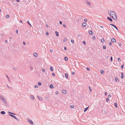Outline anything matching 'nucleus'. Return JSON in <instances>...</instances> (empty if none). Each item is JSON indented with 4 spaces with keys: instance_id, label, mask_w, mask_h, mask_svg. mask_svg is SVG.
<instances>
[{
    "instance_id": "1",
    "label": "nucleus",
    "mask_w": 125,
    "mask_h": 125,
    "mask_svg": "<svg viewBox=\"0 0 125 125\" xmlns=\"http://www.w3.org/2000/svg\"><path fill=\"white\" fill-rule=\"evenodd\" d=\"M108 13L111 18L115 20H117V16L114 11L110 10L108 11Z\"/></svg>"
},
{
    "instance_id": "2",
    "label": "nucleus",
    "mask_w": 125,
    "mask_h": 125,
    "mask_svg": "<svg viewBox=\"0 0 125 125\" xmlns=\"http://www.w3.org/2000/svg\"><path fill=\"white\" fill-rule=\"evenodd\" d=\"M0 99L2 100L3 102H4L5 104H6V101L5 99L4 96L2 95H0Z\"/></svg>"
},
{
    "instance_id": "3",
    "label": "nucleus",
    "mask_w": 125,
    "mask_h": 125,
    "mask_svg": "<svg viewBox=\"0 0 125 125\" xmlns=\"http://www.w3.org/2000/svg\"><path fill=\"white\" fill-rule=\"evenodd\" d=\"M28 122L31 124L32 125L33 124V123L32 121L30 119H29L28 120Z\"/></svg>"
},
{
    "instance_id": "4",
    "label": "nucleus",
    "mask_w": 125,
    "mask_h": 125,
    "mask_svg": "<svg viewBox=\"0 0 125 125\" xmlns=\"http://www.w3.org/2000/svg\"><path fill=\"white\" fill-rule=\"evenodd\" d=\"M110 25L112 26H113V27H114L115 28V29L117 30V31H118V29L117 28V27H116V26H115V25H114L113 24H110Z\"/></svg>"
},
{
    "instance_id": "5",
    "label": "nucleus",
    "mask_w": 125,
    "mask_h": 125,
    "mask_svg": "<svg viewBox=\"0 0 125 125\" xmlns=\"http://www.w3.org/2000/svg\"><path fill=\"white\" fill-rule=\"evenodd\" d=\"M86 25V22H83L82 24V26L83 27H85Z\"/></svg>"
},
{
    "instance_id": "6",
    "label": "nucleus",
    "mask_w": 125,
    "mask_h": 125,
    "mask_svg": "<svg viewBox=\"0 0 125 125\" xmlns=\"http://www.w3.org/2000/svg\"><path fill=\"white\" fill-rule=\"evenodd\" d=\"M111 41L113 42H114L116 41L115 39V38H112Z\"/></svg>"
},
{
    "instance_id": "7",
    "label": "nucleus",
    "mask_w": 125,
    "mask_h": 125,
    "mask_svg": "<svg viewBox=\"0 0 125 125\" xmlns=\"http://www.w3.org/2000/svg\"><path fill=\"white\" fill-rule=\"evenodd\" d=\"M107 19L111 22L113 21L112 19L110 17H108L107 18Z\"/></svg>"
},
{
    "instance_id": "8",
    "label": "nucleus",
    "mask_w": 125,
    "mask_h": 125,
    "mask_svg": "<svg viewBox=\"0 0 125 125\" xmlns=\"http://www.w3.org/2000/svg\"><path fill=\"white\" fill-rule=\"evenodd\" d=\"M89 33L90 35H92L93 34V32L92 31L90 30L89 31Z\"/></svg>"
},
{
    "instance_id": "9",
    "label": "nucleus",
    "mask_w": 125,
    "mask_h": 125,
    "mask_svg": "<svg viewBox=\"0 0 125 125\" xmlns=\"http://www.w3.org/2000/svg\"><path fill=\"white\" fill-rule=\"evenodd\" d=\"M0 113L2 115H4L6 113L4 111H2Z\"/></svg>"
},
{
    "instance_id": "10",
    "label": "nucleus",
    "mask_w": 125,
    "mask_h": 125,
    "mask_svg": "<svg viewBox=\"0 0 125 125\" xmlns=\"http://www.w3.org/2000/svg\"><path fill=\"white\" fill-rule=\"evenodd\" d=\"M62 93L64 94H65L67 93L66 91L65 90H63L62 91Z\"/></svg>"
},
{
    "instance_id": "11",
    "label": "nucleus",
    "mask_w": 125,
    "mask_h": 125,
    "mask_svg": "<svg viewBox=\"0 0 125 125\" xmlns=\"http://www.w3.org/2000/svg\"><path fill=\"white\" fill-rule=\"evenodd\" d=\"M124 73H123L122 72L121 73V78L122 79H123L124 78Z\"/></svg>"
},
{
    "instance_id": "12",
    "label": "nucleus",
    "mask_w": 125,
    "mask_h": 125,
    "mask_svg": "<svg viewBox=\"0 0 125 125\" xmlns=\"http://www.w3.org/2000/svg\"><path fill=\"white\" fill-rule=\"evenodd\" d=\"M37 97L38 99L40 100V101H42V97H39L38 96H37Z\"/></svg>"
},
{
    "instance_id": "13",
    "label": "nucleus",
    "mask_w": 125,
    "mask_h": 125,
    "mask_svg": "<svg viewBox=\"0 0 125 125\" xmlns=\"http://www.w3.org/2000/svg\"><path fill=\"white\" fill-rule=\"evenodd\" d=\"M33 55L35 57H37V56L38 54L36 53H34L33 54Z\"/></svg>"
},
{
    "instance_id": "14",
    "label": "nucleus",
    "mask_w": 125,
    "mask_h": 125,
    "mask_svg": "<svg viewBox=\"0 0 125 125\" xmlns=\"http://www.w3.org/2000/svg\"><path fill=\"white\" fill-rule=\"evenodd\" d=\"M65 77L67 79H68V74L67 73H65Z\"/></svg>"
},
{
    "instance_id": "15",
    "label": "nucleus",
    "mask_w": 125,
    "mask_h": 125,
    "mask_svg": "<svg viewBox=\"0 0 125 125\" xmlns=\"http://www.w3.org/2000/svg\"><path fill=\"white\" fill-rule=\"evenodd\" d=\"M9 115H10V116H11V117H12L13 118H14V119L15 118V117H16L15 116L13 115H12L10 114H9Z\"/></svg>"
},
{
    "instance_id": "16",
    "label": "nucleus",
    "mask_w": 125,
    "mask_h": 125,
    "mask_svg": "<svg viewBox=\"0 0 125 125\" xmlns=\"http://www.w3.org/2000/svg\"><path fill=\"white\" fill-rule=\"evenodd\" d=\"M55 34H56V36L57 37L58 36L59 34V32L57 31H55Z\"/></svg>"
},
{
    "instance_id": "17",
    "label": "nucleus",
    "mask_w": 125,
    "mask_h": 125,
    "mask_svg": "<svg viewBox=\"0 0 125 125\" xmlns=\"http://www.w3.org/2000/svg\"><path fill=\"white\" fill-rule=\"evenodd\" d=\"M50 70L52 72L53 71V67L52 66H51L50 68Z\"/></svg>"
},
{
    "instance_id": "18",
    "label": "nucleus",
    "mask_w": 125,
    "mask_h": 125,
    "mask_svg": "<svg viewBox=\"0 0 125 125\" xmlns=\"http://www.w3.org/2000/svg\"><path fill=\"white\" fill-rule=\"evenodd\" d=\"M49 87H50L52 89L53 88V86L52 84H51L49 85Z\"/></svg>"
},
{
    "instance_id": "19",
    "label": "nucleus",
    "mask_w": 125,
    "mask_h": 125,
    "mask_svg": "<svg viewBox=\"0 0 125 125\" xmlns=\"http://www.w3.org/2000/svg\"><path fill=\"white\" fill-rule=\"evenodd\" d=\"M8 113H9V114H10V115L12 114V115H16L15 114V113H12L11 112H8Z\"/></svg>"
},
{
    "instance_id": "20",
    "label": "nucleus",
    "mask_w": 125,
    "mask_h": 125,
    "mask_svg": "<svg viewBox=\"0 0 125 125\" xmlns=\"http://www.w3.org/2000/svg\"><path fill=\"white\" fill-rule=\"evenodd\" d=\"M64 59L66 61H67L68 60V58L67 57H64Z\"/></svg>"
},
{
    "instance_id": "21",
    "label": "nucleus",
    "mask_w": 125,
    "mask_h": 125,
    "mask_svg": "<svg viewBox=\"0 0 125 125\" xmlns=\"http://www.w3.org/2000/svg\"><path fill=\"white\" fill-rule=\"evenodd\" d=\"M115 80L117 82H118L119 81V80L118 79V78H117V77H116L115 78Z\"/></svg>"
},
{
    "instance_id": "22",
    "label": "nucleus",
    "mask_w": 125,
    "mask_h": 125,
    "mask_svg": "<svg viewBox=\"0 0 125 125\" xmlns=\"http://www.w3.org/2000/svg\"><path fill=\"white\" fill-rule=\"evenodd\" d=\"M30 97L33 100H34V96L33 95H31L30 96Z\"/></svg>"
},
{
    "instance_id": "23",
    "label": "nucleus",
    "mask_w": 125,
    "mask_h": 125,
    "mask_svg": "<svg viewBox=\"0 0 125 125\" xmlns=\"http://www.w3.org/2000/svg\"><path fill=\"white\" fill-rule=\"evenodd\" d=\"M114 105H115V106L116 108L117 107V103H115L114 104Z\"/></svg>"
},
{
    "instance_id": "24",
    "label": "nucleus",
    "mask_w": 125,
    "mask_h": 125,
    "mask_svg": "<svg viewBox=\"0 0 125 125\" xmlns=\"http://www.w3.org/2000/svg\"><path fill=\"white\" fill-rule=\"evenodd\" d=\"M88 108V107H86V108H85L84 109V112H86V111H87V110Z\"/></svg>"
},
{
    "instance_id": "25",
    "label": "nucleus",
    "mask_w": 125,
    "mask_h": 125,
    "mask_svg": "<svg viewBox=\"0 0 125 125\" xmlns=\"http://www.w3.org/2000/svg\"><path fill=\"white\" fill-rule=\"evenodd\" d=\"M42 84L40 82H38V85L39 86H41Z\"/></svg>"
},
{
    "instance_id": "26",
    "label": "nucleus",
    "mask_w": 125,
    "mask_h": 125,
    "mask_svg": "<svg viewBox=\"0 0 125 125\" xmlns=\"http://www.w3.org/2000/svg\"><path fill=\"white\" fill-rule=\"evenodd\" d=\"M101 41L102 43H104V39L102 38L101 40Z\"/></svg>"
},
{
    "instance_id": "27",
    "label": "nucleus",
    "mask_w": 125,
    "mask_h": 125,
    "mask_svg": "<svg viewBox=\"0 0 125 125\" xmlns=\"http://www.w3.org/2000/svg\"><path fill=\"white\" fill-rule=\"evenodd\" d=\"M100 73L102 74H104V71L103 70H101L100 71Z\"/></svg>"
},
{
    "instance_id": "28",
    "label": "nucleus",
    "mask_w": 125,
    "mask_h": 125,
    "mask_svg": "<svg viewBox=\"0 0 125 125\" xmlns=\"http://www.w3.org/2000/svg\"><path fill=\"white\" fill-rule=\"evenodd\" d=\"M86 3L88 5H91V4L88 1H87Z\"/></svg>"
},
{
    "instance_id": "29",
    "label": "nucleus",
    "mask_w": 125,
    "mask_h": 125,
    "mask_svg": "<svg viewBox=\"0 0 125 125\" xmlns=\"http://www.w3.org/2000/svg\"><path fill=\"white\" fill-rule=\"evenodd\" d=\"M27 23L30 26H32L31 25V24H30V23L29 22V20L27 21Z\"/></svg>"
},
{
    "instance_id": "30",
    "label": "nucleus",
    "mask_w": 125,
    "mask_h": 125,
    "mask_svg": "<svg viewBox=\"0 0 125 125\" xmlns=\"http://www.w3.org/2000/svg\"><path fill=\"white\" fill-rule=\"evenodd\" d=\"M67 40V38H65L63 40V42H65Z\"/></svg>"
},
{
    "instance_id": "31",
    "label": "nucleus",
    "mask_w": 125,
    "mask_h": 125,
    "mask_svg": "<svg viewBox=\"0 0 125 125\" xmlns=\"http://www.w3.org/2000/svg\"><path fill=\"white\" fill-rule=\"evenodd\" d=\"M6 18H8L9 17V15H7L6 16Z\"/></svg>"
},
{
    "instance_id": "32",
    "label": "nucleus",
    "mask_w": 125,
    "mask_h": 125,
    "mask_svg": "<svg viewBox=\"0 0 125 125\" xmlns=\"http://www.w3.org/2000/svg\"><path fill=\"white\" fill-rule=\"evenodd\" d=\"M88 87H89V89L90 92H91L92 91V90H91V88L90 87V86H88Z\"/></svg>"
},
{
    "instance_id": "33",
    "label": "nucleus",
    "mask_w": 125,
    "mask_h": 125,
    "mask_svg": "<svg viewBox=\"0 0 125 125\" xmlns=\"http://www.w3.org/2000/svg\"><path fill=\"white\" fill-rule=\"evenodd\" d=\"M110 60L111 62H112L113 61V57L112 56L111 57Z\"/></svg>"
},
{
    "instance_id": "34",
    "label": "nucleus",
    "mask_w": 125,
    "mask_h": 125,
    "mask_svg": "<svg viewBox=\"0 0 125 125\" xmlns=\"http://www.w3.org/2000/svg\"><path fill=\"white\" fill-rule=\"evenodd\" d=\"M71 42L73 44L74 43V41L73 40H71Z\"/></svg>"
},
{
    "instance_id": "35",
    "label": "nucleus",
    "mask_w": 125,
    "mask_h": 125,
    "mask_svg": "<svg viewBox=\"0 0 125 125\" xmlns=\"http://www.w3.org/2000/svg\"><path fill=\"white\" fill-rule=\"evenodd\" d=\"M15 119H16L18 121H19V120L16 117H15Z\"/></svg>"
},
{
    "instance_id": "36",
    "label": "nucleus",
    "mask_w": 125,
    "mask_h": 125,
    "mask_svg": "<svg viewBox=\"0 0 125 125\" xmlns=\"http://www.w3.org/2000/svg\"><path fill=\"white\" fill-rule=\"evenodd\" d=\"M15 119H16L18 121H19V120L16 117H15Z\"/></svg>"
},
{
    "instance_id": "37",
    "label": "nucleus",
    "mask_w": 125,
    "mask_h": 125,
    "mask_svg": "<svg viewBox=\"0 0 125 125\" xmlns=\"http://www.w3.org/2000/svg\"><path fill=\"white\" fill-rule=\"evenodd\" d=\"M93 39L94 40H95L96 39V38L95 36H93Z\"/></svg>"
},
{
    "instance_id": "38",
    "label": "nucleus",
    "mask_w": 125,
    "mask_h": 125,
    "mask_svg": "<svg viewBox=\"0 0 125 125\" xmlns=\"http://www.w3.org/2000/svg\"><path fill=\"white\" fill-rule=\"evenodd\" d=\"M106 48V47L105 46H104L103 47V49H105Z\"/></svg>"
},
{
    "instance_id": "39",
    "label": "nucleus",
    "mask_w": 125,
    "mask_h": 125,
    "mask_svg": "<svg viewBox=\"0 0 125 125\" xmlns=\"http://www.w3.org/2000/svg\"><path fill=\"white\" fill-rule=\"evenodd\" d=\"M109 99L108 98H106V101H107V102H108V101H109Z\"/></svg>"
},
{
    "instance_id": "40",
    "label": "nucleus",
    "mask_w": 125,
    "mask_h": 125,
    "mask_svg": "<svg viewBox=\"0 0 125 125\" xmlns=\"http://www.w3.org/2000/svg\"><path fill=\"white\" fill-rule=\"evenodd\" d=\"M124 65L123 64V65H122L121 66V68L122 69H123L124 68Z\"/></svg>"
},
{
    "instance_id": "41",
    "label": "nucleus",
    "mask_w": 125,
    "mask_h": 125,
    "mask_svg": "<svg viewBox=\"0 0 125 125\" xmlns=\"http://www.w3.org/2000/svg\"><path fill=\"white\" fill-rule=\"evenodd\" d=\"M83 44H84L85 45H86V44L85 43V41H83Z\"/></svg>"
},
{
    "instance_id": "42",
    "label": "nucleus",
    "mask_w": 125,
    "mask_h": 125,
    "mask_svg": "<svg viewBox=\"0 0 125 125\" xmlns=\"http://www.w3.org/2000/svg\"><path fill=\"white\" fill-rule=\"evenodd\" d=\"M55 74L54 73H52V75L53 76H55Z\"/></svg>"
},
{
    "instance_id": "43",
    "label": "nucleus",
    "mask_w": 125,
    "mask_h": 125,
    "mask_svg": "<svg viewBox=\"0 0 125 125\" xmlns=\"http://www.w3.org/2000/svg\"><path fill=\"white\" fill-rule=\"evenodd\" d=\"M108 97L109 98L110 97H111V95L110 94H109L108 95Z\"/></svg>"
},
{
    "instance_id": "44",
    "label": "nucleus",
    "mask_w": 125,
    "mask_h": 125,
    "mask_svg": "<svg viewBox=\"0 0 125 125\" xmlns=\"http://www.w3.org/2000/svg\"><path fill=\"white\" fill-rule=\"evenodd\" d=\"M70 107L71 108H74V106L73 105H71L70 106Z\"/></svg>"
},
{
    "instance_id": "45",
    "label": "nucleus",
    "mask_w": 125,
    "mask_h": 125,
    "mask_svg": "<svg viewBox=\"0 0 125 125\" xmlns=\"http://www.w3.org/2000/svg\"><path fill=\"white\" fill-rule=\"evenodd\" d=\"M87 70L88 71H89L90 70V69L88 67H87Z\"/></svg>"
},
{
    "instance_id": "46",
    "label": "nucleus",
    "mask_w": 125,
    "mask_h": 125,
    "mask_svg": "<svg viewBox=\"0 0 125 125\" xmlns=\"http://www.w3.org/2000/svg\"><path fill=\"white\" fill-rule=\"evenodd\" d=\"M34 87L35 88H37L38 87V86L37 85H34Z\"/></svg>"
},
{
    "instance_id": "47",
    "label": "nucleus",
    "mask_w": 125,
    "mask_h": 125,
    "mask_svg": "<svg viewBox=\"0 0 125 125\" xmlns=\"http://www.w3.org/2000/svg\"><path fill=\"white\" fill-rule=\"evenodd\" d=\"M84 21L85 22H86L87 21V19H84Z\"/></svg>"
},
{
    "instance_id": "48",
    "label": "nucleus",
    "mask_w": 125,
    "mask_h": 125,
    "mask_svg": "<svg viewBox=\"0 0 125 125\" xmlns=\"http://www.w3.org/2000/svg\"><path fill=\"white\" fill-rule=\"evenodd\" d=\"M49 33L48 32H46V34L47 35H49Z\"/></svg>"
},
{
    "instance_id": "49",
    "label": "nucleus",
    "mask_w": 125,
    "mask_h": 125,
    "mask_svg": "<svg viewBox=\"0 0 125 125\" xmlns=\"http://www.w3.org/2000/svg\"><path fill=\"white\" fill-rule=\"evenodd\" d=\"M112 45V43L111 42H110L109 43V45Z\"/></svg>"
},
{
    "instance_id": "50",
    "label": "nucleus",
    "mask_w": 125,
    "mask_h": 125,
    "mask_svg": "<svg viewBox=\"0 0 125 125\" xmlns=\"http://www.w3.org/2000/svg\"><path fill=\"white\" fill-rule=\"evenodd\" d=\"M118 44L119 46H120L121 45V44L120 43H118Z\"/></svg>"
},
{
    "instance_id": "51",
    "label": "nucleus",
    "mask_w": 125,
    "mask_h": 125,
    "mask_svg": "<svg viewBox=\"0 0 125 125\" xmlns=\"http://www.w3.org/2000/svg\"><path fill=\"white\" fill-rule=\"evenodd\" d=\"M55 93L56 94H58V92H57V91H56L55 92Z\"/></svg>"
},
{
    "instance_id": "52",
    "label": "nucleus",
    "mask_w": 125,
    "mask_h": 125,
    "mask_svg": "<svg viewBox=\"0 0 125 125\" xmlns=\"http://www.w3.org/2000/svg\"><path fill=\"white\" fill-rule=\"evenodd\" d=\"M53 50L52 49H51L50 50V52H53Z\"/></svg>"
},
{
    "instance_id": "53",
    "label": "nucleus",
    "mask_w": 125,
    "mask_h": 125,
    "mask_svg": "<svg viewBox=\"0 0 125 125\" xmlns=\"http://www.w3.org/2000/svg\"><path fill=\"white\" fill-rule=\"evenodd\" d=\"M118 60L119 61H120V60H121L120 59V58H118Z\"/></svg>"
},
{
    "instance_id": "54",
    "label": "nucleus",
    "mask_w": 125,
    "mask_h": 125,
    "mask_svg": "<svg viewBox=\"0 0 125 125\" xmlns=\"http://www.w3.org/2000/svg\"><path fill=\"white\" fill-rule=\"evenodd\" d=\"M42 71L43 72H44L45 71L44 69H42Z\"/></svg>"
},
{
    "instance_id": "55",
    "label": "nucleus",
    "mask_w": 125,
    "mask_h": 125,
    "mask_svg": "<svg viewBox=\"0 0 125 125\" xmlns=\"http://www.w3.org/2000/svg\"><path fill=\"white\" fill-rule=\"evenodd\" d=\"M63 26L64 27H65L66 26V25L65 24H63Z\"/></svg>"
},
{
    "instance_id": "56",
    "label": "nucleus",
    "mask_w": 125,
    "mask_h": 125,
    "mask_svg": "<svg viewBox=\"0 0 125 125\" xmlns=\"http://www.w3.org/2000/svg\"><path fill=\"white\" fill-rule=\"evenodd\" d=\"M23 44L24 45H25L26 44V43L24 42H23Z\"/></svg>"
},
{
    "instance_id": "57",
    "label": "nucleus",
    "mask_w": 125,
    "mask_h": 125,
    "mask_svg": "<svg viewBox=\"0 0 125 125\" xmlns=\"http://www.w3.org/2000/svg\"><path fill=\"white\" fill-rule=\"evenodd\" d=\"M64 48L65 50H66L67 48L66 47H64Z\"/></svg>"
},
{
    "instance_id": "58",
    "label": "nucleus",
    "mask_w": 125,
    "mask_h": 125,
    "mask_svg": "<svg viewBox=\"0 0 125 125\" xmlns=\"http://www.w3.org/2000/svg\"><path fill=\"white\" fill-rule=\"evenodd\" d=\"M59 23L60 24H61V25L62 24V22L61 21H60Z\"/></svg>"
},
{
    "instance_id": "59",
    "label": "nucleus",
    "mask_w": 125,
    "mask_h": 125,
    "mask_svg": "<svg viewBox=\"0 0 125 125\" xmlns=\"http://www.w3.org/2000/svg\"><path fill=\"white\" fill-rule=\"evenodd\" d=\"M46 26L47 27H49L48 25L47 24L46 25Z\"/></svg>"
},
{
    "instance_id": "60",
    "label": "nucleus",
    "mask_w": 125,
    "mask_h": 125,
    "mask_svg": "<svg viewBox=\"0 0 125 125\" xmlns=\"http://www.w3.org/2000/svg\"><path fill=\"white\" fill-rule=\"evenodd\" d=\"M16 33H18V31L17 30H16Z\"/></svg>"
},
{
    "instance_id": "61",
    "label": "nucleus",
    "mask_w": 125,
    "mask_h": 125,
    "mask_svg": "<svg viewBox=\"0 0 125 125\" xmlns=\"http://www.w3.org/2000/svg\"><path fill=\"white\" fill-rule=\"evenodd\" d=\"M72 74L73 75H74V72H73L72 73Z\"/></svg>"
},
{
    "instance_id": "62",
    "label": "nucleus",
    "mask_w": 125,
    "mask_h": 125,
    "mask_svg": "<svg viewBox=\"0 0 125 125\" xmlns=\"http://www.w3.org/2000/svg\"><path fill=\"white\" fill-rule=\"evenodd\" d=\"M5 42L6 43H7V42H8L7 40H5Z\"/></svg>"
},
{
    "instance_id": "63",
    "label": "nucleus",
    "mask_w": 125,
    "mask_h": 125,
    "mask_svg": "<svg viewBox=\"0 0 125 125\" xmlns=\"http://www.w3.org/2000/svg\"><path fill=\"white\" fill-rule=\"evenodd\" d=\"M107 92H105V95L106 96L107 95Z\"/></svg>"
},
{
    "instance_id": "64",
    "label": "nucleus",
    "mask_w": 125,
    "mask_h": 125,
    "mask_svg": "<svg viewBox=\"0 0 125 125\" xmlns=\"http://www.w3.org/2000/svg\"><path fill=\"white\" fill-rule=\"evenodd\" d=\"M13 69H14V70H16L17 69H16V68H13Z\"/></svg>"
}]
</instances>
